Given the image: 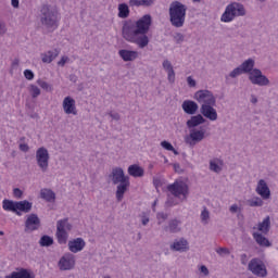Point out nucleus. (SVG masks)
Segmentation results:
<instances>
[{"instance_id": "obj_1", "label": "nucleus", "mask_w": 278, "mask_h": 278, "mask_svg": "<svg viewBox=\"0 0 278 278\" xmlns=\"http://www.w3.org/2000/svg\"><path fill=\"white\" fill-rule=\"evenodd\" d=\"M151 25H153L151 14H146L137 21H125L122 26V38H124L126 42L137 45L139 49H146V47H149L150 42L147 34H149Z\"/></svg>"}, {"instance_id": "obj_2", "label": "nucleus", "mask_w": 278, "mask_h": 278, "mask_svg": "<svg viewBox=\"0 0 278 278\" xmlns=\"http://www.w3.org/2000/svg\"><path fill=\"white\" fill-rule=\"evenodd\" d=\"M39 21L43 29L55 31L58 29V11L49 4H43L40 9Z\"/></svg>"}, {"instance_id": "obj_3", "label": "nucleus", "mask_w": 278, "mask_h": 278, "mask_svg": "<svg viewBox=\"0 0 278 278\" xmlns=\"http://www.w3.org/2000/svg\"><path fill=\"white\" fill-rule=\"evenodd\" d=\"M186 12H188V7L186 4L174 1L169 5V23L173 27H184L186 24Z\"/></svg>"}, {"instance_id": "obj_4", "label": "nucleus", "mask_w": 278, "mask_h": 278, "mask_svg": "<svg viewBox=\"0 0 278 278\" xmlns=\"http://www.w3.org/2000/svg\"><path fill=\"white\" fill-rule=\"evenodd\" d=\"M247 11L244 10V5L233 2L229 4L224 14L222 15V21L224 23H231L236 18V16H244Z\"/></svg>"}, {"instance_id": "obj_5", "label": "nucleus", "mask_w": 278, "mask_h": 278, "mask_svg": "<svg viewBox=\"0 0 278 278\" xmlns=\"http://www.w3.org/2000/svg\"><path fill=\"white\" fill-rule=\"evenodd\" d=\"M51 156L49 155V150L47 148L41 147L36 151V162L37 166L40 168L41 173H47L49 170V160Z\"/></svg>"}, {"instance_id": "obj_6", "label": "nucleus", "mask_w": 278, "mask_h": 278, "mask_svg": "<svg viewBox=\"0 0 278 278\" xmlns=\"http://www.w3.org/2000/svg\"><path fill=\"white\" fill-rule=\"evenodd\" d=\"M168 192L174 197L178 198L184 195V200L188 199L189 188L188 185L184 181H175L174 184L167 187Z\"/></svg>"}, {"instance_id": "obj_7", "label": "nucleus", "mask_w": 278, "mask_h": 278, "mask_svg": "<svg viewBox=\"0 0 278 278\" xmlns=\"http://www.w3.org/2000/svg\"><path fill=\"white\" fill-rule=\"evenodd\" d=\"M193 99L202 105H216V97L210 90H199L194 93Z\"/></svg>"}, {"instance_id": "obj_8", "label": "nucleus", "mask_w": 278, "mask_h": 278, "mask_svg": "<svg viewBox=\"0 0 278 278\" xmlns=\"http://www.w3.org/2000/svg\"><path fill=\"white\" fill-rule=\"evenodd\" d=\"M248 270L256 277H266L268 271L266 270V265L260 258H252L248 265Z\"/></svg>"}, {"instance_id": "obj_9", "label": "nucleus", "mask_w": 278, "mask_h": 278, "mask_svg": "<svg viewBox=\"0 0 278 278\" xmlns=\"http://www.w3.org/2000/svg\"><path fill=\"white\" fill-rule=\"evenodd\" d=\"M249 80L253 86H269L270 80L266 75L262 74V70L260 68H254L250 75H249Z\"/></svg>"}, {"instance_id": "obj_10", "label": "nucleus", "mask_w": 278, "mask_h": 278, "mask_svg": "<svg viewBox=\"0 0 278 278\" xmlns=\"http://www.w3.org/2000/svg\"><path fill=\"white\" fill-rule=\"evenodd\" d=\"M40 229V217L36 213H31L25 220V233H31V231H38Z\"/></svg>"}, {"instance_id": "obj_11", "label": "nucleus", "mask_w": 278, "mask_h": 278, "mask_svg": "<svg viewBox=\"0 0 278 278\" xmlns=\"http://www.w3.org/2000/svg\"><path fill=\"white\" fill-rule=\"evenodd\" d=\"M109 179L112 181L113 186H118L125 181H129V176H125V170L122 167H114L109 175Z\"/></svg>"}, {"instance_id": "obj_12", "label": "nucleus", "mask_w": 278, "mask_h": 278, "mask_svg": "<svg viewBox=\"0 0 278 278\" xmlns=\"http://www.w3.org/2000/svg\"><path fill=\"white\" fill-rule=\"evenodd\" d=\"M205 138V129L201 128L199 129H191L189 137L186 138L187 144H190V147H194L197 142H201Z\"/></svg>"}, {"instance_id": "obj_13", "label": "nucleus", "mask_w": 278, "mask_h": 278, "mask_svg": "<svg viewBox=\"0 0 278 278\" xmlns=\"http://www.w3.org/2000/svg\"><path fill=\"white\" fill-rule=\"evenodd\" d=\"M170 251H175L178 253H187L190 251V245L186 238L175 239L173 243L169 245Z\"/></svg>"}, {"instance_id": "obj_14", "label": "nucleus", "mask_w": 278, "mask_h": 278, "mask_svg": "<svg viewBox=\"0 0 278 278\" xmlns=\"http://www.w3.org/2000/svg\"><path fill=\"white\" fill-rule=\"evenodd\" d=\"M255 192L264 201H268V199H270V188H268V184H266V180H264V179L258 180Z\"/></svg>"}, {"instance_id": "obj_15", "label": "nucleus", "mask_w": 278, "mask_h": 278, "mask_svg": "<svg viewBox=\"0 0 278 278\" xmlns=\"http://www.w3.org/2000/svg\"><path fill=\"white\" fill-rule=\"evenodd\" d=\"M215 105L216 104L201 105L200 112L202 116L208 121H218V112H216V109H214Z\"/></svg>"}, {"instance_id": "obj_16", "label": "nucleus", "mask_w": 278, "mask_h": 278, "mask_svg": "<svg viewBox=\"0 0 278 278\" xmlns=\"http://www.w3.org/2000/svg\"><path fill=\"white\" fill-rule=\"evenodd\" d=\"M63 112L65 114L73 116H77V106L75 104V99H73L71 96L65 97L63 100Z\"/></svg>"}, {"instance_id": "obj_17", "label": "nucleus", "mask_w": 278, "mask_h": 278, "mask_svg": "<svg viewBox=\"0 0 278 278\" xmlns=\"http://www.w3.org/2000/svg\"><path fill=\"white\" fill-rule=\"evenodd\" d=\"M60 270H73L75 268V257L73 254L64 255L59 261Z\"/></svg>"}, {"instance_id": "obj_18", "label": "nucleus", "mask_w": 278, "mask_h": 278, "mask_svg": "<svg viewBox=\"0 0 278 278\" xmlns=\"http://www.w3.org/2000/svg\"><path fill=\"white\" fill-rule=\"evenodd\" d=\"M5 278H36L34 271L20 267L16 268V271H12L10 275L5 276Z\"/></svg>"}, {"instance_id": "obj_19", "label": "nucleus", "mask_w": 278, "mask_h": 278, "mask_svg": "<svg viewBox=\"0 0 278 278\" xmlns=\"http://www.w3.org/2000/svg\"><path fill=\"white\" fill-rule=\"evenodd\" d=\"M67 247L71 253H79V251H84V248L86 247V241H84L83 238H76L68 241Z\"/></svg>"}, {"instance_id": "obj_20", "label": "nucleus", "mask_w": 278, "mask_h": 278, "mask_svg": "<svg viewBox=\"0 0 278 278\" xmlns=\"http://www.w3.org/2000/svg\"><path fill=\"white\" fill-rule=\"evenodd\" d=\"M181 108L185 114H189L190 116H194V114L199 112V104L192 100H185L181 104Z\"/></svg>"}, {"instance_id": "obj_21", "label": "nucleus", "mask_w": 278, "mask_h": 278, "mask_svg": "<svg viewBox=\"0 0 278 278\" xmlns=\"http://www.w3.org/2000/svg\"><path fill=\"white\" fill-rule=\"evenodd\" d=\"M118 55L124 62H134V60H138V51L136 50L122 49L118 51Z\"/></svg>"}, {"instance_id": "obj_22", "label": "nucleus", "mask_w": 278, "mask_h": 278, "mask_svg": "<svg viewBox=\"0 0 278 278\" xmlns=\"http://www.w3.org/2000/svg\"><path fill=\"white\" fill-rule=\"evenodd\" d=\"M205 117H203L201 114L193 115L190 117V119L187 121L186 125L188 129H194V127H199V125H203L205 123Z\"/></svg>"}, {"instance_id": "obj_23", "label": "nucleus", "mask_w": 278, "mask_h": 278, "mask_svg": "<svg viewBox=\"0 0 278 278\" xmlns=\"http://www.w3.org/2000/svg\"><path fill=\"white\" fill-rule=\"evenodd\" d=\"M163 68L167 73V80L169 84H175V70L173 68V63L168 59L163 61Z\"/></svg>"}, {"instance_id": "obj_24", "label": "nucleus", "mask_w": 278, "mask_h": 278, "mask_svg": "<svg viewBox=\"0 0 278 278\" xmlns=\"http://www.w3.org/2000/svg\"><path fill=\"white\" fill-rule=\"evenodd\" d=\"M58 55H60V50H49L48 52L41 54V61L43 62V64H51L53 60L58 58Z\"/></svg>"}, {"instance_id": "obj_25", "label": "nucleus", "mask_w": 278, "mask_h": 278, "mask_svg": "<svg viewBox=\"0 0 278 278\" xmlns=\"http://www.w3.org/2000/svg\"><path fill=\"white\" fill-rule=\"evenodd\" d=\"M31 207H34V203L27 200L16 202V212H23L24 214H29V212H31Z\"/></svg>"}, {"instance_id": "obj_26", "label": "nucleus", "mask_w": 278, "mask_h": 278, "mask_svg": "<svg viewBox=\"0 0 278 278\" xmlns=\"http://www.w3.org/2000/svg\"><path fill=\"white\" fill-rule=\"evenodd\" d=\"M16 203L17 202H14L12 200H3L2 207L3 210H5V212H13L14 214H16V216H22L23 213L16 211Z\"/></svg>"}, {"instance_id": "obj_27", "label": "nucleus", "mask_w": 278, "mask_h": 278, "mask_svg": "<svg viewBox=\"0 0 278 278\" xmlns=\"http://www.w3.org/2000/svg\"><path fill=\"white\" fill-rule=\"evenodd\" d=\"M253 238L256 244H258V247H265V248L273 247V243H270L268 238L264 237V235L260 232H253Z\"/></svg>"}, {"instance_id": "obj_28", "label": "nucleus", "mask_w": 278, "mask_h": 278, "mask_svg": "<svg viewBox=\"0 0 278 278\" xmlns=\"http://www.w3.org/2000/svg\"><path fill=\"white\" fill-rule=\"evenodd\" d=\"M128 175L130 177H144V168L138 164H132L128 167Z\"/></svg>"}, {"instance_id": "obj_29", "label": "nucleus", "mask_w": 278, "mask_h": 278, "mask_svg": "<svg viewBox=\"0 0 278 278\" xmlns=\"http://www.w3.org/2000/svg\"><path fill=\"white\" fill-rule=\"evenodd\" d=\"M127 188H129V180H126L124 182H119L117 185V189H116V199H117V201H123V197H125V192L127 191Z\"/></svg>"}, {"instance_id": "obj_30", "label": "nucleus", "mask_w": 278, "mask_h": 278, "mask_svg": "<svg viewBox=\"0 0 278 278\" xmlns=\"http://www.w3.org/2000/svg\"><path fill=\"white\" fill-rule=\"evenodd\" d=\"M40 197L43 201H47V203H53V201H55V192L51 189H41Z\"/></svg>"}, {"instance_id": "obj_31", "label": "nucleus", "mask_w": 278, "mask_h": 278, "mask_svg": "<svg viewBox=\"0 0 278 278\" xmlns=\"http://www.w3.org/2000/svg\"><path fill=\"white\" fill-rule=\"evenodd\" d=\"M240 67L243 73H248V75H251V73L255 71V60L248 59L240 65Z\"/></svg>"}, {"instance_id": "obj_32", "label": "nucleus", "mask_w": 278, "mask_h": 278, "mask_svg": "<svg viewBox=\"0 0 278 278\" xmlns=\"http://www.w3.org/2000/svg\"><path fill=\"white\" fill-rule=\"evenodd\" d=\"M179 225H181V222L178 219H172L169 220L168 226L165 227V231H169V233H179V231H181Z\"/></svg>"}, {"instance_id": "obj_33", "label": "nucleus", "mask_w": 278, "mask_h": 278, "mask_svg": "<svg viewBox=\"0 0 278 278\" xmlns=\"http://www.w3.org/2000/svg\"><path fill=\"white\" fill-rule=\"evenodd\" d=\"M258 231L266 236L270 231V216H267L263 222L258 223Z\"/></svg>"}, {"instance_id": "obj_34", "label": "nucleus", "mask_w": 278, "mask_h": 278, "mask_svg": "<svg viewBox=\"0 0 278 278\" xmlns=\"http://www.w3.org/2000/svg\"><path fill=\"white\" fill-rule=\"evenodd\" d=\"M56 238L59 244H66L68 240V232H66V230H63L62 226H59V229H56Z\"/></svg>"}, {"instance_id": "obj_35", "label": "nucleus", "mask_w": 278, "mask_h": 278, "mask_svg": "<svg viewBox=\"0 0 278 278\" xmlns=\"http://www.w3.org/2000/svg\"><path fill=\"white\" fill-rule=\"evenodd\" d=\"M128 5L129 8H151L153 4L148 0H129Z\"/></svg>"}, {"instance_id": "obj_36", "label": "nucleus", "mask_w": 278, "mask_h": 278, "mask_svg": "<svg viewBox=\"0 0 278 278\" xmlns=\"http://www.w3.org/2000/svg\"><path fill=\"white\" fill-rule=\"evenodd\" d=\"M118 17L128 18L129 17V5L127 3L118 4Z\"/></svg>"}, {"instance_id": "obj_37", "label": "nucleus", "mask_w": 278, "mask_h": 278, "mask_svg": "<svg viewBox=\"0 0 278 278\" xmlns=\"http://www.w3.org/2000/svg\"><path fill=\"white\" fill-rule=\"evenodd\" d=\"M60 226L62 227L63 231H71V229H73V225H71V223H68V218H63L61 220L56 222V229H60Z\"/></svg>"}, {"instance_id": "obj_38", "label": "nucleus", "mask_w": 278, "mask_h": 278, "mask_svg": "<svg viewBox=\"0 0 278 278\" xmlns=\"http://www.w3.org/2000/svg\"><path fill=\"white\" fill-rule=\"evenodd\" d=\"M40 247H52L53 244V237L49 235H43L39 240Z\"/></svg>"}, {"instance_id": "obj_39", "label": "nucleus", "mask_w": 278, "mask_h": 278, "mask_svg": "<svg viewBox=\"0 0 278 278\" xmlns=\"http://www.w3.org/2000/svg\"><path fill=\"white\" fill-rule=\"evenodd\" d=\"M248 205H250V207H262L264 200L260 197H255L254 199L248 200Z\"/></svg>"}, {"instance_id": "obj_40", "label": "nucleus", "mask_w": 278, "mask_h": 278, "mask_svg": "<svg viewBox=\"0 0 278 278\" xmlns=\"http://www.w3.org/2000/svg\"><path fill=\"white\" fill-rule=\"evenodd\" d=\"M210 170H212L213 173H220V170H223V167L218 165L217 160H213L210 161Z\"/></svg>"}, {"instance_id": "obj_41", "label": "nucleus", "mask_w": 278, "mask_h": 278, "mask_svg": "<svg viewBox=\"0 0 278 278\" xmlns=\"http://www.w3.org/2000/svg\"><path fill=\"white\" fill-rule=\"evenodd\" d=\"M139 217L141 218V225H143V227H147V225H149L151 220L149 212H142Z\"/></svg>"}, {"instance_id": "obj_42", "label": "nucleus", "mask_w": 278, "mask_h": 278, "mask_svg": "<svg viewBox=\"0 0 278 278\" xmlns=\"http://www.w3.org/2000/svg\"><path fill=\"white\" fill-rule=\"evenodd\" d=\"M37 84H38V86H40V88H42V90H46L47 92H51V90H53V87H51V85H49V83H47L42 79H38Z\"/></svg>"}, {"instance_id": "obj_43", "label": "nucleus", "mask_w": 278, "mask_h": 278, "mask_svg": "<svg viewBox=\"0 0 278 278\" xmlns=\"http://www.w3.org/2000/svg\"><path fill=\"white\" fill-rule=\"evenodd\" d=\"M29 92L31 93L33 99L40 97V88H38L36 85L29 86Z\"/></svg>"}, {"instance_id": "obj_44", "label": "nucleus", "mask_w": 278, "mask_h": 278, "mask_svg": "<svg viewBox=\"0 0 278 278\" xmlns=\"http://www.w3.org/2000/svg\"><path fill=\"white\" fill-rule=\"evenodd\" d=\"M200 216L203 225H207V223H210V211H207V208H204Z\"/></svg>"}, {"instance_id": "obj_45", "label": "nucleus", "mask_w": 278, "mask_h": 278, "mask_svg": "<svg viewBox=\"0 0 278 278\" xmlns=\"http://www.w3.org/2000/svg\"><path fill=\"white\" fill-rule=\"evenodd\" d=\"M242 73L244 72L242 71V67L239 66L229 73V77H231V79H236V77H239V75H242Z\"/></svg>"}, {"instance_id": "obj_46", "label": "nucleus", "mask_w": 278, "mask_h": 278, "mask_svg": "<svg viewBox=\"0 0 278 278\" xmlns=\"http://www.w3.org/2000/svg\"><path fill=\"white\" fill-rule=\"evenodd\" d=\"M161 147L165 149V151H174L173 144L168 141H162Z\"/></svg>"}, {"instance_id": "obj_47", "label": "nucleus", "mask_w": 278, "mask_h": 278, "mask_svg": "<svg viewBox=\"0 0 278 278\" xmlns=\"http://www.w3.org/2000/svg\"><path fill=\"white\" fill-rule=\"evenodd\" d=\"M13 195L15 199H23V190H21V188H14Z\"/></svg>"}, {"instance_id": "obj_48", "label": "nucleus", "mask_w": 278, "mask_h": 278, "mask_svg": "<svg viewBox=\"0 0 278 278\" xmlns=\"http://www.w3.org/2000/svg\"><path fill=\"white\" fill-rule=\"evenodd\" d=\"M174 39L176 40V43H177V45H181V42H184V40H185L184 34L177 33V34L174 36Z\"/></svg>"}, {"instance_id": "obj_49", "label": "nucleus", "mask_w": 278, "mask_h": 278, "mask_svg": "<svg viewBox=\"0 0 278 278\" xmlns=\"http://www.w3.org/2000/svg\"><path fill=\"white\" fill-rule=\"evenodd\" d=\"M24 77L29 81H31V79H34V72H31V70H25Z\"/></svg>"}, {"instance_id": "obj_50", "label": "nucleus", "mask_w": 278, "mask_h": 278, "mask_svg": "<svg viewBox=\"0 0 278 278\" xmlns=\"http://www.w3.org/2000/svg\"><path fill=\"white\" fill-rule=\"evenodd\" d=\"M199 270H200V273H202V275H204V277H208L210 276V269H207V266L201 265Z\"/></svg>"}, {"instance_id": "obj_51", "label": "nucleus", "mask_w": 278, "mask_h": 278, "mask_svg": "<svg viewBox=\"0 0 278 278\" xmlns=\"http://www.w3.org/2000/svg\"><path fill=\"white\" fill-rule=\"evenodd\" d=\"M216 253H218V255H223V253L225 255H229L231 252L227 248H219V249L216 250Z\"/></svg>"}, {"instance_id": "obj_52", "label": "nucleus", "mask_w": 278, "mask_h": 278, "mask_svg": "<svg viewBox=\"0 0 278 278\" xmlns=\"http://www.w3.org/2000/svg\"><path fill=\"white\" fill-rule=\"evenodd\" d=\"M187 83L190 88H194L197 86V80L192 78V76L187 77Z\"/></svg>"}, {"instance_id": "obj_53", "label": "nucleus", "mask_w": 278, "mask_h": 278, "mask_svg": "<svg viewBox=\"0 0 278 278\" xmlns=\"http://www.w3.org/2000/svg\"><path fill=\"white\" fill-rule=\"evenodd\" d=\"M68 62V56H62L61 60L58 62L59 66H64Z\"/></svg>"}, {"instance_id": "obj_54", "label": "nucleus", "mask_w": 278, "mask_h": 278, "mask_svg": "<svg viewBox=\"0 0 278 278\" xmlns=\"http://www.w3.org/2000/svg\"><path fill=\"white\" fill-rule=\"evenodd\" d=\"M20 150L23 151L24 153H27V151H29V146H27V143H21Z\"/></svg>"}, {"instance_id": "obj_55", "label": "nucleus", "mask_w": 278, "mask_h": 278, "mask_svg": "<svg viewBox=\"0 0 278 278\" xmlns=\"http://www.w3.org/2000/svg\"><path fill=\"white\" fill-rule=\"evenodd\" d=\"M174 170L175 173H179V174L184 173V169H181V166L178 163L174 164Z\"/></svg>"}, {"instance_id": "obj_56", "label": "nucleus", "mask_w": 278, "mask_h": 278, "mask_svg": "<svg viewBox=\"0 0 278 278\" xmlns=\"http://www.w3.org/2000/svg\"><path fill=\"white\" fill-rule=\"evenodd\" d=\"M7 31L8 28L4 26V24H0V36H5Z\"/></svg>"}, {"instance_id": "obj_57", "label": "nucleus", "mask_w": 278, "mask_h": 278, "mask_svg": "<svg viewBox=\"0 0 278 278\" xmlns=\"http://www.w3.org/2000/svg\"><path fill=\"white\" fill-rule=\"evenodd\" d=\"M159 220L162 218V220H166L168 218V214L166 213H159L157 214Z\"/></svg>"}, {"instance_id": "obj_58", "label": "nucleus", "mask_w": 278, "mask_h": 278, "mask_svg": "<svg viewBox=\"0 0 278 278\" xmlns=\"http://www.w3.org/2000/svg\"><path fill=\"white\" fill-rule=\"evenodd\" d=\"M110 116L113 121H121V115L118 113H111Z\"/></svg>"}, {"instance_id": "obj_59", "label": "nucleus", "mask_w": 278, "mask_h": 278, "mask_svg": "<svg viewBox=\"0 0 278 278\" xmlns=\"http://www.w3.org/2000/svg\"><path fill=\"white\" fill-rule=\"evenodd\" d=\"M247 262H248L247 254H241V264H243V266H247Z\"/></svg>"}, {"instance_id": "obj_60", "label": "nucleus", "mask_w": 278, "mask_h": 278, "mask_svg": "<svg viewBox=\"0 0 278 278\" xmlns=\"http://www.w3.org/2000/svg\"><path fill=\"white\" fill-rule=\"evenodd\" d=\"M229 211L231 212V214H236V212H238V204L231 205Z\"/></svg>"}, {"instance_id": "obj_61", "label": "nucleus", "mask_w": 278, "mask_h": 278, "mask_svg": "<svg viewBox=\"0 0 278 278\" xmlns=\"http://www.w3.org/2000/svg\"><path fill=\"white\" fill-rule=\"evenodd\" d=\"M20 62L21 61L18 59H14L13 62H12V68H17Z\"/></svg>"}, {"instance_id": "obj_62", "label": "nucleus", "mask_w": 278, "mask_h": 278, "mask_svg": "<svg viewBox=\"0 0 278 278\" xmlns=\"http://www.w3.org/2000/svg\"><path fill=\"white\" fill-rule=\"evenodd\" d=\"M11 5L15 9H18L20 2L18 0H11Z\"/></svg>"}, {"instance_id": "obj_63", "label": "nucleus", "mask_w": 278, "mask_h": 278, "mask_svg": "<svg viewBox=\"0 0 278 278\" xmlns=\"http://www.w3.org/2000/svg\"><path fill=\"white\" fill-rule=\"evenodd\" d=\"M251 103L253 104L257 103V97L251 96Z\"/></svg>"}, {"instance_id": "obj_64", "label": "nucleus", "mask_w": 278, "mask_h": 278, "mask_svg": "<svg viewBox=\"0 0 278 278\" xmlns=\"http://www.w3.org/2000/svg\"><path fill=\"white\" fill-rule=\"evenodd\" d=\"M173 151L174 155H179V152L174 148V150H170Z\"/></svg>"}]
</instances>
